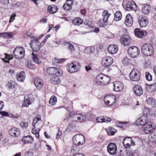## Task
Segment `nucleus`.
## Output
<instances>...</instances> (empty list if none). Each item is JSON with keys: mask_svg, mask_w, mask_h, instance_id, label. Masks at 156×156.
Here are the masks:
<instances>
[{"mask_svg": "<svg viewBox=\"0 0 156 156\" xmlns=\"http://www.w3.org/2000/svg\"><path fill=\"white\" fill-rule=\"evenodd\" d=\"M135 35L139 38L143 37L147 34V32L144 30H141L138 29H136L134 30Z\"/></svg>", "mask_w": 156, "mask_h": 156, "instance_id": "22", "label": "nucleus"}, {"mask_svg": "<svg viewBox=\"0 0 156 156\" xmlns=\"http://www.w3.org/2000/svg\"><path fill=\"white\" fill-rule=\"evenodd\" d=\"M116 98L113 95H108L105 96L104 101L105 104L108 106L113 105L116 102Z\"/></svg>", "mask_w": 156, "mask_h": 156, "instance_id": "7", "label": "nucleus"}, {"mask_svg": "<svg viewBox=\"0 0 156 156\" xmlns=\"http://www.w3.org/2000/svg\"><path fill=\"white\" fill-rule=\"evenodd\" d=\"M34 129L35 128H34V127L32 129L31 132L32 133L35 135L37 138H38L39 136V133L40 129L39 128H37L35 129Z\"/></svg>", "mask_w": 156, "mask_h": 156, "instance_id": "44", "label": "nucleus"}, {"mask_svg": "<svg viewBox=\"0 0 156 156\" xmlns=\"http://www.w3.org/2000/svg\"><path fill=\"white\" fill-rule=\"evenodd\" d=\"M59 45L58 43L55 41H53L52 43V46L53 47H56Z\"/></svg>", "mask_w": 156, "mask_h": 156, "instance_id": "57", "label": "nucleus"}, {"mask_svg": "<svg viewBox=\"0 0 156 156\" xmlns=\"http://www.w3.org/2000/svg\"><path fill=\"white\" fill-rule=\"evenodd\" d=\"M64 61L65 59H58L57 58H55L53 60L52 63L54 65H58Z\"/></svg>", "mask_w": 156, "mask_h": 156, "instance_id": "41", "label": "nucleus"}, {"mask_svg": "<svg viewBox=\"0 0 156 156\" xmlns=\"http://www.w3.org/2000/svg\"><path fill=\"white\" fill-rule=\"evenodd\" d=\"M25 53V49L23 47H17L13 50L12 54L15 58L20 59L24 57Z\"/></svg>", "mask_w": 156, "mask_h": 156, "instance_id": "4", "label": "nucleus"}, {"mask_svg": "<svg viewBox=\"0 0 156 156\" xmlns=\"http://www.w3.org/2000/svg\"><path fill=\"white\" fill-rule=\"evenodd\" d=\"M0 114L5 116H7L8 115V112H5L0 111Z\"/></svg>", "mask_w": 156, "mask_h": 156, "instance_id": "58", "label": "nucleus"}, {"mask_svg": "<svg viewBox=\"0 0 156 156\" xmlns=\"http://www.w3.org/2000/svg\"><path fill=\"white\" fill-rule=\"evenodd\" d=\"M0 37L5 38H11L13 37V35L11 33L3 32L0 33Z\"/></svg>", "mask_w": 156, "mask_h": 156, "instance_id": "34", "label": "nucleus"}, {"mask_svg": "<svg viewBox=\"0 0 156 156\" xmlns=\"http://www.w3.org/2000/svg\"><path fill=\"white\" fill-rule=\"evenodd\" d=\"M41 38L37 37L33 39L31 41L30 45L33 51H37L40 48L43 46L44 44L42 41L41 43L39 42Z\"/></svg>", "mask_w": 156, "mask_h": 156, "instance_id": "2", "label": "nucleus"}, {"mask_svg": "<svg viewBox=\"0 0 156 156\" xmlns=\"http://www.w3.org/2000/svg\"><path fill=\"white\" fill-rule=\"evenodd\" d=\"M114 88L113 90L116 92H119L122 90L124 88L123 83L119 81H115L113 83Z\"/></svg>", "mask_w": 156, "mask_h": 156, "instance_id": "17", "label": "nucleus"}, {"mask_svg": "<svg viewBox=\"0 0 156 156\" xmlns=\"http://www.w3.org/2000/svg\"><path fill=\"white\" fill-rule=\"evenodd\" d=\"M17 86V84L14 81H9L7 85L8 89L10 90H12L14 92Z\"/></svg>", "mask_w": 156, "mask_h": 156, "instance_id": "29", "label": "nucleus"}, {"mask_svg": "<svg viewBox=\"0 0 156 156\" xmlns=\"http://www.w3.org/2000/svg\"><path fill=\"white\" fill-rule=\"evenodd\" d=\"M16 16V14L15 13L12 14L10 16V18L9 21V22L11 23L13 22L15 19V17Z\"/></svg>", "mask_w": 156, "mask_h": 156, "instance_id": "53", "label": "nucleus"}, {"mask_svg": "<svg viewBox=\"0 0 156 156\" xmlns=\"http://www.w3.org/2000/svg\"><path fill=\"white\" fill-rule=\"evenodd\" d=\"M83 21L80 17H76L73 19L72 21L73 23L75 25L79 26L83 23Z\"/></svg>", "mask_w": 156, "mask_h": 156, "instance_id": "36", "label": "nucleus"}, {"mask_svg": "<svg viewBox=\"0 0 156 156\" xmlns=\"http://www.w3.org/2000/svg\"><path fill=\"white\" fill-rule=\"evenodd\" d=\"M32 55L33 56L32 58L34 62L37 64H39L41 63V62L39 60L36 55H35L34 54V53H33Z\"/></svg>", "mask_w": 156, "mask_h": 156, "instance_id": "47", "label": "nucleus"}, {"mask_svg": "<svg viewBox=\"0 0 156 156\" xmlns=\"http://www.w3.org/2000/svg\"><path fill=\"white\" fill-rule=\"evenodd\" d=\"M12 55H10L7 54H5V59H7L9 61L10 59L12 58Z\"/></svg>", "mask_w": 156, "mask_h": 156, "instance_id": "56", "label": "nucleus"}, {"mask_svg": "<svg viewBox=\"0 0 156 156\" xmlns=\"http://www.w3.org/2000/svg\"><path fill=\"white\" fill-rule=\"evenodd\" d=\"M133 23V17L130 14H128L126 16L125 24L128 27L132 26Z\"/></svg>", "mask_w": 156, "mask_h": 156, "instance_id": "19", "label": "nucleus"}, {"mask_svg": "<svg viewBox=\"0 0 156 156\" xmlns=\"http://www.w3.org/2000/svg\"><path fill=\"white\" fill-rule=\"evenodd\" d=\"M9 134L13 136H18L20 134V131L18 129L13 128L11 129L9 131Z\"/></svg>", "mask_w": 156, "mask_h": 156, "instance_id": "27", "label": "nucleus"}, {"mask_svg": "<svg viewBox=\"0 0 156 156\" xmlns=\"http://www.w3.org/2000/svg\"><path fill=\"white\" fill-rule=\"evenodd\" d=\"M22 141L24 144H30L32 143L33 139L30 136H24L22 138Z\"/></svg>", "mask_w": 156, "mask_h": 156, "instance_id": "31", "label": "nucleus"}, {"mask_svg": "<svg viewBox=\"0 0 156 156\" xmlns=\"http://www.w3.org/2000/svg\"><path fill=\"white\" fill-rule=\"evenodd\" d=\"M41 119L40 116V115H37L36 118L34 119L32 123V126L34 128H35L36 124L37 123L38 121L40 120Z\"/></svg>", "mask_w": 156, "mask_h": 156, "instance_id": "48", "label": "nucleus"}, {"mask_svg": "<svg viewBox=\"0 0 156 156\" xmlns=\"http://www.w3.org/2000/svg\"><path fill=\"white\" fill-rule=\"evenodd\" d=\"M141 51L142 54L146 56L151 55L154 53V50L152 46L149 44H144L141 47Z\"/></svg>", "mask_w": 156, "mask_h": 156, "instance_id": "3", "label": "nucleus"}, {"mask_svg": "<svg viewBox=\"0 0 156 156\" xmlns=\"http://www.w3.org/2000/svg\"><path fill=\"white\" fill-rule=\"evenodd\" d=\"M84 24L85 25L88 26L87 27L88 29H91L92 28V27L91 25V22H90L87 20L84 21Z\"/></svg>", "mask_w": 156, "mask_h": 156, "instance_id": "51", "label": "nucleus"}, {"mask_svg": "<svg viewBox=\"0 0 156 156\" xmlns=\"http://www.w3.org/2000/svg\"><path fill=\"white\" fill-rule=\"evenodd\" d=\"M20 125L22 128L26 129L28 126V123L27 122L22 121L20 123Z\"/></svg>", "mask_w": 156, "mask_h": 156, "instance_id": "50", "label": "nucleus"}, {"mask_svg": "<svg viewBox=\"0 0 156 156\" xmlns=\"http://www.w3.org/2000/svg\"><path fill=\"white\" fill-rule=\"evenodd\" d=\"M50 82L51 83L56 85L59 84L61 80L58 76H54L51 78L50 80Z\"/></svg>", "mask_w": 156, "mask_h": 156, "instance_id": "32", "label": "nucleus"}, {"mask_svg": "<svg viewBox=\"0 0 156 156\" xmlns=\"http://www.w3.org/2000/svg\"><path fill=\"white\" fill-rule=\"evenodd\" d=\"M147 104L151 106H153L156 104L155 100L152 98H149L147 99Z\"/></svg>", "mask_w": 156, "mask_h": 156, "instance_id": "43", "label": "nucleus"}, {"mask_svg": "<svg viewBox=\"0 0 156 156\" xmlns=\"http://www.w3.org/2000/svg\"><path fill=\"white\" fill-rule=\"evenodd\" d=\"M126 8L128 11L135 10L137 8V5L134 2L129 1L127 3Z\"/></svg>", "mask_w": 156, "mask_h": 156, "instance_id": "20", "label": "nucleus"}, {"mask_svg": "<svg viewBox=\"0 0 156 156\" xmlns=\"http://www.w3.org/2000/svg\"><path fill=\"white\" fill-rule=\"evenodd\" d=\"M110 80L109 76L101 73L98 75L96 78V82L98 85H104L108 84Z\"/></svg>", "mask_w": 156, "mask_h": 156, "instance_id": "1", "label": "nucleus"}, {"mask_svg": "<svg viewBox=\"0 0 156 156\" xmlns=\"http://www.w3.org/2000/svg\"><path fill=\"white\" fill-rule=\"evenodd\" d=\"M80 64L77 62L74 61L68 64L66 66V69L71 73L76 72L79 70Z\"/></svg>", "mask_w": 156, "mask_h": 156, "instance_id": "5", "label": "nucleus"}, {"mask_svg": "<svg viewBox=\"0 0 156 156\" xmlns=\"http://www.w3.org/2000/svg\"><path fill=\"white\" fill-rule=\"evenodd\" d=\"M138 22L141 27H145L148 25V20L146 17L143 16L139 18Z\"/></svg>", "mask_w": 156, "mask_h": 156, "instance_id": "23", "label": "nucleus"}, {"mask_svg": "<svg viewBox=\"0 0 156 156\" xmlns=\"http://www.w3.org/2000/svg\"><path fill=\"white\" fill-rule=\"evenodd\" d=\"M111 15L107 10H104L102 13V20H100L98 22V24L101 27L106 26L108 18Z\"/></svg>", "mask_w": 156, "mask_h": 156, "instance_id": "8", "label": "nucleus"}, {"mask_svg": "<svg viewBox=\"0 0 156 156\" xmlns=\"http://www.w3.org/2000/svg\"><path fill=\"white\" fill-rule=\"evenodd\" d=\"M111 120V119L110 118L106 116L99 117L96 119V121L98 123L108 122H110Z\"/></svg>", "mask_w": 156, "mask_h": 156, "instance_id": "25", "label": "nucleus"}, {"mask_svg": "<svg viewBox=\"0 0 156 156\" xmlns=\"http://www.w3.org/2000/svg\"><path fill=\"white\" fill-rule=\"evenodd\" d=\"M133 91L134 94L137 96H140L143 94L142 88L140 86L136 85L133 88Z\"/></svg>", "mask_w": 156, "mask_h": 156, "instance_id": "21", "label": "nucleus"}, {"mask_svg": "<svg viewBox=\"0 0 156 156\" xmlns=\"http://www.w3.org/2000/svg\"><path fill=\"white\" fill-rule=\"evenodd\" d=\"M55 67L48 68L46 70L47 73L51 75H54L55 74V71H56Z\"/></svg>", "mask_w": 156, "mask_h": 156, "instance_id": "40", "label": "nucleus"}, {"mask_svg": "<svg viewBox=\"0 0 156 156\" xmlns=\"http://www.w3.org/2000/svg\"><path fill=\"white\" fill-rule=\"evenodd\" d=\"M113 62L112 58L110 56H105L102 58L101 64L104 67H108L111 66Z\"/></svg>", "mask_w": 156, "mask_h": 156, "instance_id": "11", "label": "nucleus"}, {"mask_svg": "<svg viewBox=\"0 0 156 156\" xmlns=\"http://www.w3.org/2000/svg\"><path fill=\"white\" fill-rule=\"evenodd\" d=\"M90 52V53H93L94 51V48L93 46L89 47Z\"/></svg>", "mask_w": 156, "mask_h": 156, "instance_id": "61", "label": "nucleus"}, {"mask_svg": "<svg viewBox=\"0 0 156 156\" xmlns=\"http://www.w3.org/2000/svg\"><path fill=\"white\" fill-rule=\"evenodd\" d=\"M47 20V19L45 17L43 18L41 20L40 22L41 23H45L46 22Z\"/></svg>", "mask_w": 156, "mask_h": 156, "instance_id": "63", "label": "nucleus"}, {"mask_svg": "<svg viewBox=\"0 0 156 156\" xmlns=\"http://www.w3.org/2000/svg\"><path fill=\"white\" fill-rule=\"evenodd\" d=\"M129 78L134 81H137L139 80L140 77V72L136 69H133L130 73Z\"/></svg>", "mask_w": 156, "mask_h": 156, "instance_id": "10", "label": "nucleus"}, {"mask_svg": "<svg viewBox=\"0 0 156 156\" xmlns=\"http://www.w3.org/2000/svg\"><path fill=\"white\" fill-rule=\"evenodd\" d=\"M140 51L138 48L136 46L130 47L128 50V53L129 55L132 58H135L138 56Z\"/></svg>", "mask_w": 156, "mask_h": 156, "instance_id": "9", "label": "nucleus"}, {"mask_svg": "<svg viewBox=\"0 0 156 156\" xmlns=\"http://www.w3.org/2000/svg\"><path fill=\"white\" fill-rule=\"evenodd\" d=\"M58 8L55 5H51L48 7V10L51 13H55L57 11Z\"/></svg>", "mask_w": 156, "mask_h": 156, "instance_id": "35", "label": "nucleus"}, {"mask_svg": "<svg viewBox=\"0 0 156 156\" xmlns=\"http://www.w3.org/2000/svg\"><path fill=\"white\" fill-rule=\"evenodd\" d=\"M34 98L33 97L31 94H29L27 97L25 98L24 99V103L23 104V107H28L29 105L31 104L34 101Z\"/></svg>", "mask_w": 156, "mask_h": 156, "instance_id": "18", "label": "nucleus"}, {"mask_svg": "<svg viewBox=\"0 0 156 156\" xmlns=\"http://www.w3.org/2000/svg\"><path fill=\"white\" fill-rule=\"evenodd\" d=\"M56 71H55V75L60 76L62 74L63 71L61 69L59 68L56 67Z\"/></svg>", "mask_w": 156, "mask_h": 156, "instance_id": "49", "label": "nucleus"}, {"mask_svg": "<svg viewBox=\"0 0 156 156\" xmlns=\"http://www.w3.org/2000/svg\"><path fill=\"white\" fill-rule=\"evenodd\" d=\"M16 78L17 80L20 82L23 81L25 79V74L24 72H21L20 73L16 74Z\"/></svg>", "mask_w": 156, "mask_h": 156, "instance_id": "33", "label": "nucleus"}, {"mask_svg": "<svg viewBox=\"0 0 156 156\" xmlns=\"http://www.w3.org/2000/svg\"><path fill=\"white\" fill-rule=\"evenodd\" d=\"M147 121V118L146 114H144L140 117L136 122V125L137 126H144Z\"/></svg>", "mask_w": 156, "mask_h": 156, "instance_id": "14", "label": "nucleus"}, {"mask_svg": "<svg viewBox=\"0 0 156 156\" xmlns=\"http://www.w3.org/2000/svg\"><path fill=\"white\" fill-rule=\"evenodd\" d=\"M89 47H87L85 48L84 51L85 53H90V50H89Z\"/></svg>", "mask_w": 156, "mask_h": 156, "instance_id": "59", "label": "nucleus"}, {"mask_svg": "<svg viewBox=\"0 0 156 156\" xmlns=\"http://www.w3.org/2000/svg\"><path fill=\"white\" fill-rule=\"evenodd\" d=\"M62 135V132L61 131H59L58 134L56 135V139H58L59 138L60 136Z\"/></svg>", "mask_w": 156, "mask_h": 156, "instance_id": "60", "label": "nucleus"}, {"mask_svg": "<svg viewBox=\"0 0 156 156\" xmlns=\"http://www.w3.org/2000/svg\"><path fill=\"white\" fill-rule=\"evenodd\" d=\"M71 120L74 122H83L85 120L86 117L83 114L80 113L73 114L70 118Z\"/></svg>", "mask_w": 156, "mask_h": 156, "instance_id": "12", "label": "nucleus"}, {"mask_svg": "<svg viewBox=\"0 0 156 156\" xmlns=\"http://www.w3.org/2000/svg\"><path fill=\"white\" fill-rule=\"evenodd\" d=\"M4 105V102L2 101H0V111L3 108Z\"/></svg>", "mask_w": 156, "mask_h": 156, "instance_id": "62", "label": "nucleus"}, {"mask_svg": "<svg viewBox=\"0 0 156 156\" xmlns=\"http://www.w3.org/2000/svg\"><path fill=\"white\" fill-rule=\"evenodd\" d=\"M57 101V99L56 97L52 96L49 100V104L52 105H54L56 103Z\"/></svg>", "mask_w": 156, "mask_h": 156, "instance_id": "45", "label": "nucleus"}, {"mask_svg": "<svg viewBox=\"0 0 156 156\" xmlns=\"http://www.w3.org/2000/svg\"><path fill=\"white\" fill-rule=\"evenodd\" d=\"M73 144L76 145L80 146L83 145L85 142L84 137L82 135L77 134L73 138Z\"/></svg>", "mask_w": 156, "mask_h": 156, "instance_id": "6", "label": "nucleus"}, {"mask_svg": "<svg viewBox=\"0 0 156 156\" xmlns=\"http://www.w3.org/2000/svg\"><path fill=\"white\" fill-rule=\"evenodd\" d=\"M50 37V34H48L44 38V40L42 41V42H43L44 44L45 42H46V40H47V39L49 38V37Z\"/></svg>", "mask_w": 156, "mask_h": 156, "instance_id": "64", "label": "nucleus"}, {"mask_svg": "<svg viewBox=\"0 0 156 156\" xmlns=\"http://www.w3.org/2000/svg\"><path fill=\"white\" fill-rule=\"evenodd\" d=\"M154 129V126L150 122H148L147 123L143 128V130L146 134H149L153 132Z\"/></svg>", "mask_w": 156, "mask_h": 156, "instance_id": "13", "label": "nucleus"}, {"mask_svg": "<svg viewBox=\"0 0 156 156\" xmlns=\"http://www.w3.org/2000/svg\"><path fill=\"white\" fill-rule=\"evenodd\" d=\"M147 90L149 92H152L156 90V84L148 85L146 87Z\"/></svg>", "mask_w": 156, "mask_h": 156, "instance_id": "37", "label": "nucleus"}, {"mask_svg": "<svg viewBox=\"0 0 156 156\" xmlns=\"http://www.w3.org/2000/svg\"><path fill=\"white\" fill-rule=\"evenodd\" d=\"M120 41L121 44L124 46H128L130 42V37L127 34H124L120 37Z\"/></svg>", "mask_w": 156, "mask_h": 156, "instance_id": "15", "label": "nucleus"}, {"mask_svg": "<svg viewBox=\"0 0 156 156\" xmlns=\"http://www.w3.org/2000/svg\"><path fill=\"white\" fill-rule=\"evenodd\" d=\"M145 76L147 80L151 81L152 80V77L151 75L148 72H146L145 73Z\"/></svg>", "mask_w": 156, "mask_h": 156, "instance_id": "52", "label": "nucleus"}, {"mask_svg": "<svg viewBox=\"0 0 156 156\" xmlns=\"http://www.w3.org/2000/svg\"><path fill=\"white\" fill-rule=\"evenodd\" d=\"M117 150V146L114 143H111L108 146L107 151L110 154H115L116 153Z\"/></svg>", "mask_w": 156, "mask_h": 156, "instance_id": "16", "label": "nucleus"}, {"mask_svg": "<svg viewBox=\"0 0 156 156\" xmlns=\"http://www.w3.org/2000/svg\"><path fill=\"white\" fill-rule=\"evenodd\" d=\"M64 44L65 46L68 47L71 51H73L75 50L74 46L70 43L65 42L64 43Z\"/></svg>", "mask_w": 156, "mask_h": 156, "instance_id": "42", "label": "nucleus"}, {"mask_svg": "<svg viewBox=\"0 0 156 156\" xmlns=\"http://www.w3.org/2000/svg\"><path fill=\"white\" fill-rule=\"evenodd\" d=\"M122 142L130 143V144H134V142L133 141V140L131 137H126L124 138Z\"/></svg>", "mask_w": 156, "mask_h": 156, "instance_id": "46", "label": "nucleus"}, {"mask_svg": "<svg viewBox=\"0 0 156 156\" xmlns=\"http://www.w3.org/2000/svg\"><path fill=\"white\" fill-rule=\"evenodd\" d=\"M118 46L116 44H112L108 47V51L109 53L112 54L116 53L118 51Z\"/></svg>", "mask_w": 156, "mask_h": 156, "instance_id": "24", "label": "nucleus"}, {"mask_svg": "<svg viewBox=\"0 0 156 156\" xmlns=\"http://www.w3.org/2000/svg\"><path fill=\"white\" fill-rule=\"evenodd\" d=\"M34 83L37 89H40L43 86L42 81L41 79L38 78H36L34 79Z\"/></svg>", "mask_w": 156, "mask_h": 156, "instance_id": "30", "label": "nucleus"}, {"mask_svg": "<svg viewBox=\"0 0 156 156\" xmlns=\"http://www.w3.org/2000/svg\"><path fill=\"white\" fill-rule=\"evenodd\" d=\"M141 11L144 14H148L151 11V7L147 4H143L142 5Z\"/></svg>", "mask_w": 156, "mask_h": 156, "instance_id": "28", "label": "nucleus"}, {"mask_svg": "<svg viewBox=\"0 0 156 156\" xmlns=\"http://www.w3.org/2000/svg\"><path fill=\"white\" fill-rule=\"evenodd\" d=\"M106 130L108 134L109 135H113L116 132V130L111 126L109 127L106 129Z\"/></svg>", "mask_w": 156, "mask_h": 156, "instance_id": "38", "label": "nucleus"}, {"mask_svg": "<svg viewBox=\"0 0 156 156\" xmlns=\"http://www.w3.org/2000/svg\"><path fill=\"white\" fill-rule=\"evenodd\" d=\"M27 67L30 69H33L34 68V65L31 63L29 62L27 64Z\"/></svg>", "mask_w": 156, "mask_h": 156, "instance_id": "55", "label": "nucleus"}, {"mask_svg": "<svg viewBox=\"0 0 156 156\" xmlns=\"http://www.w3.org/2000/svg\"><path fill=\"white\" fill-rule=\"evenodd\" d=\"M121 12L120 11H117L114 14V19L116 21L120 20L122 17Z\"/></svg>", "mask_w": 156, "mask_h": 156, "instance_id": "39", "label": "nucleus"}, {"mask_svg": "<svg viewBox=\"0 0 156 156\" xmlns=\"http://www.w3.org/2000/svg\"><path fill=\"white\" fill-rule=\"evenodd\" d=\"M73 2L72 0H67L66 3L63 6V9L67 11H69L72 9Z\"/></svg>", "mask_w": 156, "mask_h": 156, "instance_id": "26", "label": "nucleus"}, {"mask_svg": "<svg viewBox=\"0 0 156 156\" xmlns=\"http://www.w3.org/2000/svg\"><path fill=\"white\" fill-rule=\"evenodd\" d=\"M123 144L125 147L128 148L130 147L132 145H134V144H130V143H126V142H122Z\"/></svg>", "mask_w": 156, "mask_h": 156, "instance_id": "54", "label": "nucleus"}]
</instances>
